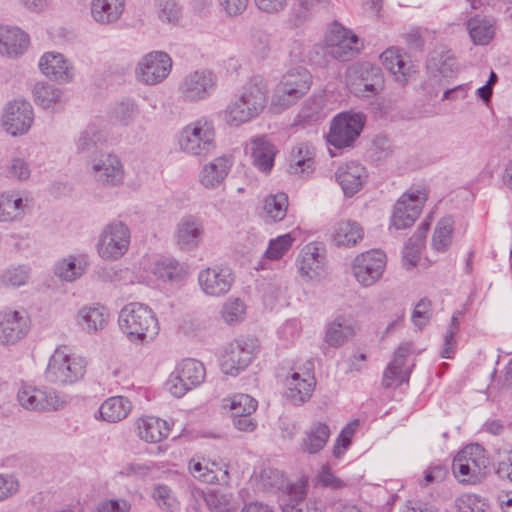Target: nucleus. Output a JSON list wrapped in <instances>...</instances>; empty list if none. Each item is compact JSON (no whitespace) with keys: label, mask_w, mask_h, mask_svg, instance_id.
<instances>
[{"label":"nucleus","mask_w":512,"mask_h":512,"mask_svg":"<svg viewBox=\"0 0 512 512\" xmlns=\"http://www.w3.org/2000/svg\"><path fill=\"white\" fill-rule=\"evenodd\" d=\"M18 401L27 410H56L62 401L53 390H42L32 386H23L17 394Z\"/></svg>","instance_id":"obj_18"},{"label":"nucleus","mask_w":512,"mask_h":512,"mask_svg":"<svg viewBox=\"0 0 512 512\" xmlns=\"http://www.w3.org/2000/svg\"><path fill=\"white\" fill-rule=\"evenodd\" d=\"M335 176L347 197L355 195L367 179L365 168L357 162H350L340 166Z\"/></svg>","instance_id":"obj_24"},{"label":"nucleus","mask_w":512,"mask_h":512,"mask_svg":"<svg viewBox=\"0 0 512 512\" xmlns=\"http://www.w3.org/2000/svg\"><path fill=\"white\" fill-rule=\"evenodd\" d=\"M245 313V305L240 299L230 300L225 303L222 315L226 323L233 324L240 321Z\"/></svg>","instance_id":"obj_59"},{"label":"nucleus","mask_w":512,"mask_h":512,"mask_svg":"<svg viewBox=\"0 0 512 512\" xmlns=\"http://www.w3.org/2000/svg\"><path fill=\"white\" fill-rule=\"evenodd\" d=\"M136 424L138 436L149 443H158L167 438L170 433L168 423L153 416L140 418Z\"/></svg>","instance_id":"obj_32"},{"label":"nucleus","mask_w":512,"mask_h":512,"mask_svg":"<svg viewBox=\"0 0 512 512\" xmlns=\"http://www.w3.org/2000/svg\"><path fill=\"white\" fill-rule=\"evenodd\" d=\"M330 433L326 423H313L304 433L300 443L301 451L310 455L320 452L326 446Z\"/></svg>","instance_id":"obj_31"},{"label":"nucleus","mask_w":512,"mask_h":512,"mask_svg":"<svg viewBox=\"0 0 512 512\" xmlns=\"http://www.w3.org/2000/svg\"><path fill=\"white\" fill-rule=\"evenodd\" d=\"M172 69L170 56L162 51L145 55L136 70L139 81L147 85H156L168 77Z\"/></svg>","instance_id":"obj_13"},{"label":"nucleus","mask_w":512,"mask_h":512,"mask_svg":"<svg viewBox=\"0 0 512 512\" xmlns=\"http://www.w3.org/2000/svg\"><path fill=\"white\" fill-rule=\"evenodd\" d=\"M364 231L359 223L351 220H341L334 228L332 241L336 246H355L363 239Z\"/></svg>","instance_id":"obj_36"},{"label":"nucleus","mask_w":512,"mask_h":512,"mask_svg":"<svg viewBox=\"0 0 512 512\" xmlns=\"http://www.w3.org/2000/svg\"><path fill=\"white\" fill-rule=\"evenodd\" d=\"M427 69L435 77L451 78L456 72V60L450 51H433L427 61Z\"/></svg>","instance_id":"obj_37"},{"label":"nucleus","mask_w":512,"mask_h":512,"mask_svg":"<svg viewBox=\"0 0 512 512\" xmlns=\"http://www.w3.org/2000/svg\"><path fill=\"white\" fill-rule=\"evenodd\" d=\"M358 426V421H354L350 424H348L344 429L341 431L339 436L336 439V442L333 447V455L336 458H340L343 453L347 450V448L351 444V438L353 434L355 433V429Z\"/></svg>","instance_id":"obj_56"},{"label":"nucleus","mask_w":512,"mask_h":512,"mask_svg":"<svg viewBox=\"0 0 512 512\" xmlns=\"http://www.w3.org/2000/svg\"><path fill=\"white\" fill-rule=\"evenodd\" d=\"M87 361L82 356L69 353L66 346L58 347L51 355L45 378L57 385H71L83 379Z\"/></svg>","instance_id":"obj_3"},{"label":"nucleus","mask_w":512,"mask_h":512,"mask_svg":"<svg viewBox=\"0 0 512 512\" xmlns=\"http://www.w3.org/2000/svg\"><path fill=\"white\" fill-rule=\"evenodd\" d=\"M131 233L129 227L122 221L114 220L102 230L97 251L104 260H118L129 249Z\"/></svg>","instance_id":"obj_6"},{"label":"nucleus","mask_w":512,"mask_h":512,"mask_svg":"<svg viewBox=\"0 0 512 512\" xmlns=\"http://www.w3.org/2000/svg\"><path fill=\"white\" fill-rule=\"evenodd\" d=\"M315 171V148L303 142L293 147L289 157L288 173L299 178H309Z\"/></svg>","instance_id":"obj_20"},{"label":"nucleus","mask_w":512,"mask_h":512,"mask_svg":"<svg viewBox=\"0 0 512 512\" xmlns=\"http://www.w3.org/2000/svg\"><path fill=\"white\" fill-rule=\"evenodd\" d=\"M35 102L44 109L61 102L62 91L51 84L38 83L34 87Z\"/></svg>","instance_id":"obj_47"},{"label":"nucleus","mask_w":512,"mask_h":512,"mask_svg":"<svg viewBox=\"0 0 512 512\" xmlns=\"http://www.w3.org/2000/svg\"><path fill=\"white\" fill-rule=\"evenodd\" d=\"M87 263L83 260H78L73 256L58 262L55 266V274L65 281H74L79 278L85 271Z\"/></svg>","instance_id":"obj_46"},{"label":"nucleus","mask_w":512,"mask_h":512,"mask_svg":"<svg viewBox=\"0 0 512 512\" xmlns=\"http://www.w3.org/2000/svg\"><path fill=\"white\" fill-rule=\"evenodd\" d=\"M118 321L120 329L132 343H148L159 332V323L154 312L139 302L125 305L119 313Z\"/></svg>","instance_id":"obj_1"},{"label":"nucleus","mask_w":512,"mask_h":512,"mask_svg":"<svg viewBox=\"0 0 512 512\" xmlns=\"http://www.w3.org/2000/svg\"><path fill=\"white\" fill-rule=\"evenodd\" d=\"M294 238L291 234H284L272 239L266 250V257L271 260H279L291 248Z\"/></svg>","instance_id":"obj_51"},{"label":"nucleus","mask_w":512,"mask_h":512,"mask_svg":"<svg viewBox=\"0 0 512 512\" xmlns=\"http://www.w3.org/2000/svg\"><path fill=\"white\" fill-rule=\"evenodd\" d=\"M217 85V77L210 70H196L186 75L179 85L181 98L186 102H198L211 96Z\"/></svg>","instance_id":"obj_11"},{"label":"nucleus","mask_w":512,"mask_h":512,"mask_svg":"<svg viewBox=\"0 0 512 512\" xmlns=\"http://www.w3.org/2000/svg\"><path fill=\"white\" fill-rule=\"evenodd\" d=\"M159 18L167 22H175L179 19L181 8L176 0H157Z\"/></svg>","instance_id":"obj_57"},{"label":"nucleus","mask_w":512,"mask_h":512,"mask_svg":"<svg viewBox=\"0 0 512 512\" xmlns=\"http://www.w3.org/2000/svg\"><path fill=\"white\" fill-rule=\"evenodd\" d=\"M299 118L305 123L317 122L323 117L322 106L319 101L306 102L299 112Z\"/></svg>","instance_id":"obj_60"},{"label":"nucleus","mask_w":512,"mask_h":512,"mask_svg":"<svg viewBox=\"0 0 512 512\" xmlns=\"http://www.w3.org/2000/svg\"><path fill=\"white\" fill-rule=\"evenodd\" d=\"M375 76H383L379 66L370 62H356L350 65L346 71V82L349 87L361 86L363 83L370 82Z\"/></svg>","instance_id":"obj_38"},{"label":"nucleus","mask_w":512,"mask_h":512,"mask_svg":"<svg viewBox=\"0 0 512 512\" xmlns=\"http://www.w3.org/2000/svg\"><path fill=\"white\" fill-rule=\"evenodd\" d=\"M254 345L244 340H236L228 345L222 360L221 367L226 374L237 375L252 361Z\"/></svg>","instance_id":"obj_17"},{"label":"nucleus","mask_w":512,"mask_h":512,"mask_svg":"<svg viewBox=\"0 0 512 512\" xmlns=\"http://www.w3.org/2000/svg\"><path fill=\"white\" fill-rule=\"evenodd\" d=\"M179 145L183 152L194 156L212 153L216 147L213 123L202 118L188 124L181 131Z\"/></svg>","instance_id":"obj_4"},{"label":"nucleus","mask_w":512,"mask_h":512,"mask_svg":"<svg viewBox=\"0 0 512 512\" xmlns=\"http://www.w3.org/2000/svg\"><path fill=\"white\" fill-rule=\"evenodd\" d=\"M125 10V0H92L90 13L100 25H111L120 20Z\"/></svg>","instance_id":"obj_26"},{"label":"nucleus","mask_w":512,"mask_h":512,"mask_svg":"<svg viewBox=\"0 0 512 512\" xmlns=\"http://www.w3.org/2000/svg\"><path fill=\"white\" fill-rule=\"evenodd\" d=\"M330 56L333 60L346 62L354 58L361 47L358 46L359 38L339 24H334L325 36Z\"/></svg>","instance_id":"obj_12"},{"label":"nucleus","mask_w":512,"mask_h":512,"mask_svg":"<svg viewBox=\"0 0 512 512\" xmlns=\"http://www.w3.org/2000/svg\"><path fill=\"white\" fill-rule=\"evenodd\" d=\"M312 83L311 74L304 67L289 70L277 87L274 105L287 108L304 96Z\"/></svg>","instance_id":"obj_7"},{"label":"nucleus","mask_w":512,"mask_h":512,"mask_svg":"<svg viewBox=\"0 0 512 512\" xmlns=\"http://www.w3.org/2000/svg\"><path fill=\"white\" fill-rule=\"evenodd\" d=\"M248 150V147H247ZM249 151L253 164L262 172H270L276 155L275 146L266 137H256L251 140Z\"/></svg>","instance_id":"obj_30"},{"label":"nucleus","mask_w":512,"mask_h":512,"mask_svg":"<svg viewBox=\"0 0 512 512\" xmlns=\"http://www.w3.org/2000/svg\"><path fill=\"white\" fill-rule=\"evenodd\" d=\"M409 374L404 372L403 370L388 364L386 367L382 384L385 388L391 387L394 383L397 385L402 384L403 382H408Z\"/></svg>","instance_id":"obj_63"},{"label":"nucleus","mask_w":512,"mask_h":512,"mask_svg":"<svg viewBox=\"0 0 512 512\" xmlns=\"http://www.w3.org/2000/svg\"><path fill=\"white\" fill-rule=\"evenodd\" d=\"M282 512H325V506L321 501L309 499L298 505H284Z\"/></svg>","instance_id":"obj_64"},{"label":"nucleus","mask_w":512,"mask_h":512,"mask_svg":"<svg viewBox=\"0 0 512 512\" xmlns=\"http://www.w3.org/2000/svg\"><path fill=\"white\" fill-rule=\"evenodd\" d=\"M461 512H485L488 505L484 498L477 494H463L457 500Z\"/></svg>","instance_id":"obj_54"},{"label":"nucleus","mask_w":512,"mask_h":512,"mask_svg":"<svg viewBox=\"0 0 512 512\" xmlns=\"http://www.w3.org/2000/svg\"><path fill=\"white\" fill-rule=\"evenodd\" d=\"M281 492L288 498V502L284 505L305 503L304 500L308 493V479L302 476L295 482L285 481L284 489H282Z\"/></svg>","instance_id":"obj_49"},{"label":"nucleus","mask_w":512,"mask_h":512,"mask_svg":"<svg viewBox=\"0 0 512 512\" xmlns=\"http://www.w3.org/2000/svg\"><path fill=\"white\" fill-rule=\"evenodd\" d=\"M285 481V476L280 470L268 467L260 472L257 486L266 492H276L284 489Z\"/></svg>","instance_id":"obj_48"},{"label":"nucleus","mask_w":512,"mask_h":512,"mask_svg":"<svg viewBox=\"0 0 512 512\" xmlns=\"http://www.w3.org/2000/svg\"><path fill=\"white\" fill-rule=\"evenodd\" d=\"M182 267L179 262L171 259L164 258L156 262L154 267V274L163 280H176L182 275Z\"/></svg>","instance_id":"obj_50"},{"label":"nucleus","mask_w":512,"mask_h":512,"mask_svg":"<svg viewBox=\"0 0 512 512\" xmlns=\"http://www.w3.org/2000/svg\"><path fill=\"white\" fill-rule=\"evenodd\" d=\"M384 87V77L375 76L370 79V82L363 83L361 86L349 87L351 92L358 97H372L377 95Z\"/></svg>","instance_id":"obj_55"},{"label":"nucleus","mask_w":512,"mask_h":512,"mask_svg":"<svg viewBox=\"0 0 512 512\" xmlns=\"http://www.w3.org/2000/svg\"><path fill=\"white\" fill-rule=\"evenodd\" d=\"M466 459L472 470L474 483L481 482L489 470V459L484 449L479 444H472L465 447Z\"/></svg>","instance_id":"obj_40"},{"label":"nucleus","mask_w":512,"mask_h":512,"mask_svg":"<svg viewBox=\"0 0 512 512\" xmlns=\"http://www.w3.org/2000/svg\"><path fill=\"white\" fill-rule=\"evenodd\" d=\"M93 179L104 187H118L123 184L125 172L120 158L115 154H103L91 165Z\"/></svg>","instance_id":"obj_16"},{"label":"nucleus","mask_w":512,"mask_h":512,"mask_svg":"<svg viewBox=\"0 0 512 512\" xmlns=\"http://www.w3.org/2000/svg\"><path fill=\"white\" fill-rule=\"evenodd\" d=\"M235 276L231 268L215 265L203 269L198 274V283L204 294L211 297L226 295L233 283Z\"/></svg>","instance_id":"obj_15"},{"label":"nucleus","mask_w":512,"mask_h":512,"mask_svg":"<svg viewBox=\"0 0 512 512\" xmlns=\"http://www.w3.org/2000/svg\"><path fill=\"white\" fill-rule=\"evenodd\" d=\"M41 72L51 80L70 82L73 78V67L60 53L47 52L39 61Z\"/></svg>","instance_id":"obj_25"},{"label":"nucleus","mask_w":512,"mask_h":512,"mask_svg":"<svg viewBox=\"0 0 512 512\" xmlns=\"http://www.w3.org/2000/svg\"><path fill=\"white\" fill-rule=\"evenodd\" d=\"M28 330V321L20 312L11 309L0 312V344H15L25 337Z\"/></svg>","instance_id":"obj_19"},{"label":"nucleus","mask_w":512,"mask_h":512,"mask_svg":"<svg viewBox=\"0 0 512 512\" xmlns=\"http://www.w3.org/2000/svg\"><path fill=\"white\" fill-rule=\"evenodd\" d=\"M355 332V322L344 315H338L326 327L325 342L329 346L339 347L354 336Z\"/></svg>","instance_id":"obj_29"},{"label":"nucleus","mask_w":512,"mask_h":512,"mask_svg":"<svg viewBox=\"0 0 512 512\" xmlns=\"http://www.w3.org/2000/svg\"><path fill=\"white\" fill-rule=\"evenodd\" d=\"M29 45V36L15 27L0 25V54L18 56L24 53Z\"/></svg>","instance_id":"obj_28"},{"label":"nucleus","mask_w":512,"mask_h":512,"mask_svg":"<svg viewBox=\"0 0 512 512\" xmlns=\"http://www.w3.org/2000/svg\"><path fill=\"white\" fill-rule=\"evenodd\" d=\"M191 493L195 498H203L212 512L226 511L227 503L224 495L217 493L205 494L202 490L199 489H193Z\"/></svg>","instance_id":"obj_58"},{"label":"nucleus","mask_w":512,"mask_h":512,"mask_svg":"<svg viewBox=\"0 0 512 512\" xmlns=\"http://www.w3.org/2000/svg\"><path fill=\"white\" fill-rule=\"evenodd\" d=\"M465 448L457 454L452 463V470L455 477L462 483L475 484L472 478V470L467 461Z\"/></svg>","instance_id":"obj_52"},{"label":"nucleus","mask_w":512,"mask_h":512,"mask_svg":"<svg viewBox=\"0 0 512 512\" xmlns=\"http://www.w3.org/2000/svg\"><path fill=\"white\" fill-rule=\"evenodd\" d=\"M285 385L284 397L293 405L300 406L311 398L315 387V378L309 372L303 376L294 372L286 378Z\"/></svg>","instance_id":"obj_21"},{"label":"nucleus","mask_w":512,"mask_h":512,"mask_svg":"<svg viewBox=\"0 0 512 512\" xmlns=\"http://www.w3.org/2000/svg\"><path fill=\"white\" fill-rule=\"evenodd\" d=\"M33 119L31 104L25 100H14L4 108L2 126L12 136L23 135L30 129Z\"/></svg>","instance_id":"obj_14"},{"label":"nucleus","mask_w":512,"mask_h":512,"mask_svg":"<svg viewBox=\"0 0 512 512\" xmlns=\"http://www.w3.org/2000/svg\"><path fill=\"white\" fill-rule=\"evenodd\" d=\"M366 118L363 113L342 112L336 115L330 124L327 141L337 149L353 145L363 130Z\"/></svg>","instance_id":"obj_5"},{"label":"nucleus","mask_w":512,"mask_h":512,"mask_svg":"<svg viewBox=\"0 0 512 512\" xmlns=\"http://www.w3.org/2000/svg\"><path fill=\"white\" fill-rule=\"evenodd\" d=\"M108 315L105 307L99 304L84 306L78 311L77 323L88 333L97 332L103 329Z\"/></svg>","instance_id":"obj_34"},{"label":"nucleus","mask_w":512,"mask_h":512,"mask_svg":"<svg viewBox=\"0 0 512 512\" xmlns=\"http://www.w3.org/2000/svg\"><path fill=\"white\" fill-rule=\"evenodd\" d=\"M427 200L425 188H411L396 202L391 218L395 229H406L413 225Z\"/></svg>","instance_id":"obj_9"},{"label":"nucleus","mask_w":512,"mask_h":512,"mask_svg":"<svg viewBox=\"0 0 512 512\" xmlns=\"http://www.w3.org/2000/svg\"><path fill=\"white\" fill-rule=\"evenodd\" d=\"M104 141V131L92 123L80 132L75 145L78 153H91Z\"/></svg>","instance_id":"obj_42"},{"label":"nucleus","mask_w":512,"mask_h":512,"mask_svg":"<svg viewBox=\"0 0 512 512\" xmlns=\"http://www.w3.org/2000/svg\"><path fill=\"white\" fill-rule=\"evenodd\" d=\"M330 0H295L292 5L289 21L294 27L304 25L312 13L320 6H326Z\"/></svg>","instance_id":"obj_41"},{"label":"nucleus","mask_w":512,"mask_h":512,"mask_svg":"<svg viewBox=\"0 0 512 512\" xmlns=\"http://www.w3.org/2000/svg\"><path fill=\"white\" fill-rule=\"evenodd\" d=\"M309 61L319 67H327L333 60L327 43L325 45H314L308 54Z\"/></svg>","instance_id":"obj_61"},{"label":"nucleus","mask_w":512,"mask_h":512,"mask_svg":"<svg viewBox=\"0 0 512 512\" xmlns=\"http://www.w3.org/2000/svg\"><path fill=\"white\" fill-rule=\"evenodd\" d=\"M299 272L309 280L320 278L324 274L325 250L316 243L306 245L299 256Z\"/></svg>","instance_id":"obj_23"},{"label":"nucleus","mask_w":512,"mask_h":512,"mask_svg":"<svg viewBox=\"0 0 512 512\" xmlns=\"http://www.w3.org/2000/svg\"><path fill=\"white\" fill-rule=\"evenodd\" d=\"M233 161L230 156H220L204 165L200 171V183L208 189L218 187L227 177Z\"/></svg>","instance_id":"obj_27"},{"label":"nucleus","mask_w":512,"mask_h":512,"mask_svg":"<svg viewBox=\"0 0 512 512\" xmlns=\"http://www.w3.org/2000/svg\"><path fill=\"white\" fill-rule=\"evenodd\" d=\"M267 104L265 84L261 77H253L244 87L240 96L227 106L225 121L232 126H239L257 117Z\"/></svg>","instance_id":"obj_2"},{"label":"nucleus","mask_w":512,"mask_h":512,"mask_svg":"<svg viewBox=\"0 0 512 512\" xmlns=\"http://www.w3.org/2000/svg\"><path fill=\"white\" fill-rule=\"evenodd\" d=\"M454 221L451 217H444L438 221L433 234L432 245L438 252H445L452 243Z\"/></svg>","instance_id":"obj_44"},{"label":"nucleus","mask_w":512,"mask_h":512,"mask_svg":"<svg viewBox=\"0 0 512 512\" xmlns=\"http://www.w3.org/2000/svg\"><path fill=\"white\" fill-rule=\"evenodd\" d=\"M385 266V253L379 249H373L357 255L351 269L358 283L364 287H370L382 277Z\"/></svg>","instance_id":"obj_10"},{"label":"nucleus","mask_w":512,"mask_h":512,"mask_svg":"<svg viewBox=\"0 0 512 512\" xmlns=\"http://www.w3.org/2000/svg\"><path fill=\"white\" fill-rule=\"evenodd\" d=\"M23 213L22 198L11 194L0 195V221L17 220L22 217Z\"/></svg>","instance_id":"obj_45"},{"label":"nucleus","mask_w":512,"mask_h":512,"mask_svg":"<svg viewBox=\"0 0 512 512\" xmlns=\"http://www.w3.org/2000/svg\"><path fill=\"white\" fill-rule=\"evenodd\" d=\"M132 409L131 402L123 396H114L106 399L99 407L101 420L117 423L125 419Z\"/></svg>","instance_id":"obj_35"},{"label":"nucleus","mask_w":512,"mask_h":512,"mask_svg":"<svg viewBox=\"0 0 512 512\" xmlns=\"http://www.w3.org/2000/svg\"><path fill=\"white\" fill-rule=\"evenodd\" d=\"M205 375L203 363L195 359H185L170 375L166 387L173 396L180 398L189 390L199 386L204 381Z\"/></svg>","instance_id":"obj_8"},{"label":"nucleus","mask_w":512,"mask_h":512,"mask_svg":"<svg viewBox=\"0 0 512 512\" xmlns=\"http://www.w3.org/2000/svg\"><path fill=\"white\" fill-rule=\"evenodd\" d=\"M257 406L258 402L247 394L234 395L230 403L232 415H235V413L240 415L253 414Z\"/></svg>","instance_id":"obj_53"},{"label":"nucleus","mask_w":512,"mask_h":512,"mask_svg":"<svg viewBox=\"0 0 512 512\" xmlns=\"http://www.w3.org/2000/svg\"><path fill=\"white\" fill-rule=\"evenodd\" d=\"M131 504L126 499H106L100 501L92 512H129Z\"/></svg>","instance_id":"obj_62"},{"label":"nucleus","mask_w":512,"mask_h":512,"mask_svg":"<svg viewBox=\"0 0 512 512\" xmlns=\"http://www.w3.org/2000/svg\"><path fill=\"white\" fill-rule=\"evenodd\" d=\"M467 29L472 41L478 45L488 44L495 33L492 22L489 19L481 18L479 16L468 20Z\"/></svg>","instance_id":"obj_43"},{"label":"nucleus","mask_w":512,"mask_h":512,"mask_svg":"<svg viewBox=\"0 0 512 512\" xmlns=\"http://www.w3.org/2000/svg\"><path fill=\"white\" fill-rule=\"evenodd\" d=\"M189 470L195 478L207 484H227L230 480L227 467H222L214 462L209 467L208 464L191 460Z\"/></svg>","instance_id":"obj_33"},{"label":"nucleus","mask_w":512,"mask_h":512,"mask_svg":"<svg viewBox=\"0 0 512 512\" xmlns=\"http://www.w3.org/2000/svg\"><path fill=\"white\" fill-rule=\"evenodd\" d=\"M288 195L283 192L268 195L263 202V218L266 222L283 220L288 210Z\"/></svg>","instance_id":"obj_39"},{"label":"nucleus","mask_w":512,"mask_h":512,"mask_svg":"<svg viewBox=\"0 0 512 512\" xmlns=\"http://www.w3.org/2000/svg\"><path fill=\"white\" fill-rule=\"evenodd\" d=\"M203 234L202 222L194 216H185L177 224L175 242L181 250L191 251L199 246Z\"/></svg>","instance_id":"obj_22"}]
</instances>
